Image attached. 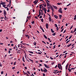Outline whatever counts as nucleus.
I'll list each match as a JSON object with an SVG mask.
<instances>
[{"instance_id": "1", "label": "nucleus", "mask_w": 76, "mask_h": 76, "mask_svg": "<svg viewBox=\"0 0 76 76\" xmlns=\"http://www.w3.org/2000/svg\"><path fill=\"white\" fill-rule=\"evenodd\" d=\"M58 12L59 13H63V11H62V9L61 8H60L58 10Z\"/></svg>"}, {"instance_id": "2", "label": "nucleus", "mask_w": 76, "mask_h": 76, "mask_svg": "<svg viewBox=\"0 0 76 76\" xmlns=\"http://www.w3.org/2000/svg\"><path fill=\"white\" fill-rule=\"evenodd\" d=\"M44 69L43 70V71L45 73H47V69L45 68H44Z\"/></svg>"}, {"instance_id": "3", "label": "nucleus", "mask_w": 76, "mask_h": 76, "mask_svg": "<svg viewBox=\"0 0 76 76\" xmlns=\"http://www.w3.org/2000/svg\"><path fill=\"white\" fill-rule=\"evenodd\" d=\"M46 3H47V7H49L50 6V4H49V3L47 1V0H45Z\"/></svg>"}, {"instance_id": "4", "label": "nucleus", "mask_w": 76, "mask_h": 76, "mask_svg": "<svg viewBox=\"0 0 76 76\" xmlns=\"http://www.w3.org/2000/svg\"><path fill=\"white\" fill-rule=\"evenodd\" d=\"M44 65L45 67H46V68H48V69H49V68H50V66H49V65H48V66H47V65H46V64H44Z\"/></svg>"}, {"instance_id": "5", "label": "nucleus", "mask_w": 76, "mask_h": 76, "mask_svg": "<svg viewBox=\"0 0 76 76\" xmlns=\"http://www.w3.org/2000/svg\"><path fill=\"white\" fill-rule=\"evenodd\" d=\"M4 15H7V13H6V11L5 10H4Z\"/></svg>"}, {"instance_id": "6", "label": "nucleus", "mask_w": 76, "mask_h": 76, "mask_svg": "<svg viewBox=\"0 0 76 76\" xmlns=\"http://www.w3.org/2000/svg\"><path fill=\"white\" fill-rule=\"evenodd\" d=\"M52 6L55 9H56V10H57V7L56 6H54V5H52Z\"/></svg>"}, {"instance_id": "7", "label": "nucleus", "mask_w": 76, "mask_h": 76, "mask_svg": "<svg viewBox=\"0 0 76 76\" xmlns=\"http://www.w3.org/2000/svg\"><path fill=\"white\" fill-rule=\"evenodd\" d=\"M48 26H49V25H48V24L46 23V27L47 29H48Z\"/></svg>"}, {"instance_id": "8", "label": "nucleus", "mask_w": 76, "mask_h": 76, "mask_svg": "<svg viewBox=\"0 0 76 76\" xmlns=\"http://www.w3.org/2000/svg\"><path fill=\"white\" fill-rule=\"evenodd\" d=\"M40 28L42 30V31L43 32H44V29H43L42 28V27H41V26H40Z\"/></svg>"}, {"instance_id": "9", "label": "nucleus", "mask_w": 76, "mask_h": 76, "mask_svg": "<svg viewBox=\"0 0 76 76\" xmlns=\"http://www.w3.org/2000/svg\"><path fill=\"white\" fill-rule=\"evenodd\" d=\"M54 17L56 18V19H58V16H57L56 15H54Z\"/></svg>"}, {"instance_id": "10", "label": "nucleus", "mask_w": 76, "mask_h": 76, "mask_svg": "<svg viewBox=\"0 0 76 76\" xmlns=\"http://www.w3.org/2000/svg\"><path fill=\"white\" fill-rule=\"evenodd\" d=\"M53 73L55 74H57V73H59V71H58V72H53Z\"/></svg>"}, {"instance_id": "11", "label": "nucleus", "mask_w": 76, "mask_h": 76, "mask_svg": "<svg viewBox=\"0 0 76 76\" xmlns=\"http://www.w3.org/2000/svg\"><path fill=\"white\" fill-rule=\"evenodd\" d=\"M6 4V2H2V3H1V4H2V5H3V4Z\"/></svg>"}, {"instance_id": "12", "label": "nucleus", "mask_w": 76, "mask_h": 76, "mask_svg": "<svg viewBox=\"0 0 76 76\" xmlns=\"http://www.w3.org/2000/svg\"><path fill=\"white\" fill-rule=\"evenodd\" d=\"M51 9L53 12H54V8H53V7H51Z\"/></svg>"}, {"instance_id": "13", "label": "nucleus", "mask_w": 76, "mask_h": 76, "mask_svg": "<svg viewBox=\"0 0 76 76\" xmlns=\"http://www.w3.org/2000/svg\"><path fill=\"white\" fill-rule=\"evenodd\" d=\"M23 72L24 74H26V75H27L28 76H29V75H28V74L27 73H26V72H24V71H23Z\"/></svg>"}, {"instance_id": "14", "label": "nucleus", "mask_w": 76, "mask_h": 76, "mask_svg": "<svg viewBox=\"0 0 76 76\" xmlns=\"http://www.w3.org/2000/svg\"><path fill=\"white\" fill-rule=\"evenodd\" d=\"M49 22L51 21V17H49Z\"/></svg>"}, {"instance_id": "15", "label": "nucleus", "mask_w": 76, "mask_h": 76, "mask_svg": "<svg viewBox=\"0 0 76 76\" xmlns=\"http://www.w3.org/2000/svg\"><path fill=\"white\" fill-rule=\"evenodd\" d=\"M28 53H31V54H34V52H33L28 51Z\"/></svg>"}, {"instance_id": "16", "label": "nucleus", "mask_w": 76, "mask_h": 76, "mask_svg": "<svg viewBox=\"0 0 76 76\" xmlns=\"http://www.w3.org/2000/svg\"><path fill=\"white\" fill-rule=\"evenodd\" d=\"M23 62H25V60L24 59V57L23 56Z\"/></svg>"}, {"instance_id": "17", "label": "nucleus", "mask_w": 76, "mask_h": 76, "mask_svg": "<svg viewBox=\"0 0 76 76\" xmlns=\"http://www.w3.org/2000/svg\"><path fill=\"white\" fill-rule=\"evenodd\" d=\"M59 17L60 18L59 19H61V17H62V15H59Z\"/></svg>"}, {"instance_id": "18", "label": "nucleus", "mask_w": 76, "mask_h": 76, "mask_svg": "<svg viewBox=\"0 0 76 76\" xmlns=\"http://www.w3.org/2000/svg\"><path fill=\"white\" fill-rule=\"evenodd\" d=\"M47 10L46 9H44V11L45 13V14H46V13H47V12H47Z\"/></svg>"}, {"instance_id": "19", "label": "nucleus", "mask_w": 76, "mask_h": 76, "mask_svg": "<svg viewBox=\"0 0 76 76\" xmlns=\"http://www.w3.org/2000/svg\"><path fill=\"white\" fill-rule=\"evenodd\" d=\"M44 37L45 38H46V39H47V36H45V34L44 35Z\"/></svg>"}, {"instance_id": "20", "label": "nucleus", "mask_w": 76, "mask_h": 76, "mask_svg": "<svg viewBox=\"0 0 76 76\" xmlns=\"http://www.w3.org/2000/svg\"><path fill=\"white\" fill-rule=\"evenodd\" d=\"M51 31L52 33H54V31H53V29L51 28Z\"/></svg>"}, {"instance_id": "21", "label": "nucleus", "mask_w": 76, "mask_h": 76, "mask_svg": "<svg viewBox=\"0 0 76 76\" xmlns=\"http://www.w3.org/2000/svg\"><path fill=\"white\" fill-rule=\"evenodd\" d=\"M72 45V43L70 44L69 45H68L67 46V47H69L70 46Z\"/></svg>"}, {"instance_id": "22", "label": "nucleus", "mask_w": 76, "mask_h": 76, "mask_svg": "<svg viewBox=\"0 0 76 76\" xmlns=\"http://www.w3.org/2000/svg\"><path fill=\"white\" fill-rule=\"evenodd\" d=\"M9 1H10V3H9V4H10H10H11V3L12 2V1H11V0H10Z\"/></svg>"}, {"instance_id": "23", "label": "nucleus", "mask_w": 76, "mask_h": 76, "mask_svg": "<svg viewBox=\"0 0 76 76\" xmlns=\"http://www.w3.org/2000/svg\"><path fill=\"white\" fill-rule=\"evenodd\" d=\"M44 9H46V8L44 7L43 8H42V10L43 11L44 10Z\"/></svg>"}, {"instance_id": "24", "label": "nucleus", "mask_w": 76, "mask_h": 76, "mask_svg": "<svg viewBox=\"0 0 76 76\" xmlns=\"http://www.w3.org/2000/svg\"><path fill=\"white\" fill-rule=\"evenodd\" d=\"M29 60H30V61H31V62H34V61H33L32 60H31L30 58H29Z\"/></svg>"}, {"instance_id": "25", "label": "nucleus", "mask_w": 76, "mask_h": 76, "mask_svg": "<svg viewBox=\"0 0 76 76\" xmlns=\"http://www.w3.org/2000/svg\"><path fill=\"white\" fill-rule=\"evenodd\" d=\"M62 3H57V4L58 5H60V4H61Z\"/></svg>"}, {"instance_id": "26", "label": "nucleus", "mask_w": 76, "mask_h": 76, "mask_svg": "<svg viewBox=\"0 0 76 76\" xmlns=\"http://www.w3.org/2000/svg\"><path fill=\"white\" fill-rule=\"evenodd\" d=\"M44 20L43 19V18H42L41 19V22H42V23H44Z\"/></svg>"}, {"instance_id": "27", "label": "nucleus", "mask_w": 76, "mask_h": 76, "mask_svg": "<svg viewBox=\"0 0 76 76\" xmlns=\"http://www.w3.org/2000/svg\"><path fill=\"white\" fill-rule=\"evenodd\" d=\"M33 44H34V45H36V44H37V43H36V42H34L33 43Z\"/></svg>"}, {"instance_id": "28", "label": "nucleus", "mask_w": 76, "mask_h": 76, "mask_svg": "<svg viewBox=\"0 0 76 76\" xmlns=\"http://www.w3.org/2000/svg\"><path fill=\"white\" fill-rule=\"evenodd\" d=\"M56 33H53L52 34V35H53V36H55V35H56Z\"/></svg>"}, {"instance_id": "29", "label": "nucleus", "mask_w": 76, "mask_h": 76, "mask_svg": "<svg viewBox=\"0 0 76 76\" xmlns=\"http://www.w3.org/2000/svg\"><path fill=\"white\" fill-rule=\"evenodd\" d=\"M55 26L56 28H57V27H58L57 26V24H55Z\"/></svg>"}, {"instance_id": "30", "label": "nucleus", "mask_w": 76, "mask_h": 76, "mask_svg": "<svg viewBox=\"0 0 76 76\" xmlns=\"http://www.w3.org/2000/svg\"><path fill=\"white\" fill-rule=\"evenodd\" d=\"M22 42H23V41L21 42L20 43H21V44H23V45H25V43H23Z\"/></svg>"}, {"instance_id": "31", "label": "nucleus", "mask_w": 76, "mask_h": 76, "mask_svg": "<svg viewBox=\"0 0 76 76\" xmlns=\"http://www.w3.org/2000/svg\"><path fill=\"white\" fill-rule=\"evenodd\" d=\"M68 70H69V72H70L72 71L71 70H71L70 69H69V68H68Z\"/></svg>"}, {"instance_id": "32", "label": "nucleus", "mask_w": 76, "mask_h": 76, "mask_svg": "<svg viewBox=\"0 0 76 76\" xmlns=\"http://www.w3.org/2000/svg\"><path fill=\"white\" fill-rule=\"evenodd\" d=\"M5 9H7V11H9V8H8V7H7L5 8Z\"/></svg>"}, {"instance_id": "33", "label": "nucleus", "mask_w": 76, "mask_h": 76, "mask_svg": "<svg viewBox=\"0 0 76 76\" xmlns=\"http://www.w3.org/2000/svg\"><path fill=\"white\" fill-rule=\"evenodd\" d=\"M27 73H28V74L29 75H30V74H31V73L29 72V71H27Z\"/></svg>"}, {"instance_id": "34", "label": "nucleus", "mask_w": 76, "mask_h": 76, "mask_svg": "<svg viewBox=\"0 0 76 76\" xmlns=\"http://www.w3.org/2000/svg\"><path fill=\"white\" fill-rule=\"evenodd\" d=\"M70 5H71V3H70L69 4H68V5H67L66 6H70Z\"/></svg>"}, {"instance_id": "35", "label": "nucleus", "mask_w": 76, "mask_h": 76, "mask_svg": "<svg viewBox=\"0 0 76 76\" xmlns=\"http://www.w3.org/2000/svg\"><path fill=\"white\" fill-rule=\"evenodd\" d=\"M56 30L57 31H58V29H58V27H56Z\"/></svg>"}, {"instance_id": "36", "label": "nucleus", "mask_w": 76, "mask_h": 76, "mask_svg": "<svg viewBox=\"0 0 76 76\" xmlns=\"http://www.w3.org/2000/svg\"><path fill=\"white\" fill-rule=\"evenodd\" d=\"M35 18L36 19H38V17H37V16H35Z\"/></svg>"}, {"instance_id": "37", "label": "nucleus", "mask_w": 76, "mask_h": 76, "mask_svg": "<svg viewBox=\"0 0 76 76\" xmlns=\"http://www.w3.org/2000/svg\"><path fill=\"white\" fill-rule=\"evenodd\" d=\"M25 58H26V60H27V58H26V54H25Z\"/></svg>"}, {"instance_id": "38", "label": "nucleus", "mask_w": 76, "mask_h": 76, "mask_svg": "<svg viewBox=\"0 0 76 76\" xmlns=\"http://www.w3.org/2000/svg\"><path fill=\"white\" fill-rule=\"evenodd\" d=\"M0 67H2V64H1V62H0Z\"/></svg>"}, {"instance_id": "39", "label": "nucleus", "mask_w": 76, "mask_h": 76, "mask_svg": "<svg viewBox=\"0 0 76 76\" xmlns=\"http://www.w3.org/2000/svg\"><path fill=\"white\" fill-rule=\"evenodd\" d=\"M70 40H69L68 41H67L66 42V44H67V43H68V42H70Z\"/></svg>"}, {"instance_id": "40", "label": "nucleus", "mask_w": 76, "mask_h": 76, "mask_svg": "<svg viewBox=\"0 0 76 76\" xmlns=\"http://www.w3.org/2000/svg\"><path fill=\"white\" fill-rule=\"evenodd\" d=\"M68 66H69V64H67L66 66V67H68Z\"/></svg>"}, {"instance_id": "41", "label": "nucleus", "mask_w": 76, "mask_h": 76, "mask_svg": "<svg viewBox=\"0 0 76 76\" xmlns=\"http://www.w3.org/2000/svg\"><path fill=\"white\" fill-rule=\"evenodd\" d=\"M73 26H71L70 28V29H71L72 28H73Z\"/></svg>"}, {"instance_id": "42", "label": "nucleus", "mask_w": 76, "mask_h": 76, "mask_svg": "<svg viewBox=\"0 0 76 76\" xmlns=\"http://www.w3.org/2000/svg\"><path fill=\"white\" fill-rule=\"evenodd\" d=\"M34 21H33V22H31L32 24H34Z\"/></svg>"}, {"instance_id": "43", "label": "nucleus", "mask_w": 76, "mask_h": 76, "mask_svg": "<svg viewBox=\"0 0 76 76\" xmlns=\"http://www.w3.org/2000/svg\"><path fill=\"white\" fill-rule=\"evenodd\" d=\"M52 65H53V64H54V62H53L51 63Z\"/></svg>"}, {"instance_id": "44", "label": "nucleus", "mask_w": 76, "mask_h": 76, "mask_svg": "<svg viewBox=\"0 0 76 76\" xmlns=\"http://www.w3.org/2000/svg\"><path fill=\"white\" fill-rule=\"evenodd\" d=\"M72 37V35L71 36L69 37V39H70V38H71Z\"/></svg>"}, {"instance_id": "45", "label": "nucleus", "mask_w": 76, "mask_h": 76, "mask_svg": "<svg viewBox=\"0 0 76 76\" xmlns=\"http://www.w3.org/2000/svg\"><path fill=\"white\" fill-rule=\"evenodd\" d=\"M3 7H4V8H6V7H5V6H4V5H3Z\"/></svg>"}, {"instance_id": "46", "label": "nucleus", "mask_w": 76, "mask_h": 76, "mask_svg": "<svg viewBox=\"0 0 76 76\" xmlns=\"http://www.w3.org/2000/svg\"><path fill=\"white\" fill-rule=\"evenodd\" d=\"M59 64H58V68H59L60 67L59 66Z\"/></svg>"}, {"instance_id": "47", "label": "nucleus", "mask_w": 76, "mask_h": 76, "mask_svg": "<svg viewBox=\"0 0 76 76\" xmlns=\"http://www.w3.org/2000/svg\"><path fill=\"white\" fill-rule=\"evenodd\" d=\"M41 12H39V15H40V16H41Z\"/></svg>"}, {"instance_id": "48", "label": "nucleus", "mask_w": 76, "mask_h": 76, "mask_svg": "<svg viewBox=\"0 0 76 76\" xmlns=\"http://www.w3.org/2000/svg\"><path fill=\"white\" fill-rule=\"evenodd\" d=\"M15 69V66H14L12 67V69Z\"/></svg>"}, {"instance_id": "49", "label": "nucleus", "mask_w": 76, "mask_h": 76, "mask_svg": "<svg viewBox=\"0 0 76 76\" xmlns=\"http://www.w3.org/2000/svg\"><path fill=\"white\" fill-rule=\"evenodd\" d=\"M25 36H26V37H28L29 36L28 35H26Z\"/></svg>"}, {"instance_id": "50", "label": "nucleus", "mask_w": 76, "mask_h": 76, "mask_svg": "<svg viewBox=\"0 0 76 76\" xmlns=\"http://www.w3.org/2000/svg\"><path fill=\"white\" fill-rule=\"evenodd\" d=\"M64 30V28H62V30L61 31V32H63V31Z\"/></svg>"}, {"instance_id": "51", "label": "nucleus", "mask_w": 76, "mask_h": 76, "mask_svg": "<svg viewBox=\"0 0 76 76\" xmlns=\"http://www.w3.org/2000/svg\"><path fill=\"white\" fill-rule=\"evenodd\" d=\"M1 75H3V71H1Z\"/></svg>"}, {"instance_id": "52", "label": "nucleus", "mask_w": 76, "mask_h": 76, "mask_svg": "<svg viewBox=\"0 0 76 76\" xmlns=\"http://www.w3.org/2000/svg\"><path fill=\"white\" fill-rule=\"evenodd\" d=\"M36 1H37V0H36L35 1L33 2L34 3H35L37 2Z\"/></svg>"}, {"instance_id": "53", "label": "nucleus", "mask_w": 76, "mask_h": 76, "mask_svg": "<svg viewBox=\"0 0 76 76\" xmlns=\"http://www.w3.org/2000/svg\"><path fill=\"white\" fill-rule=\"evenodd\" d=\"M47 8H48V9H51V7H48Z\"/></svg>"}, {"instance_id": "54", "label": "nucleus", "mask_w": 76, "mask_h": 76, "mask_svg": "<svg viewBox=\"0 0 76 76\" xmlns=\"http://www.w3.org/2000/svg\"><path fill=\"white\" fill-rule=\"evenodd\" d=\"M53 48H56V45H55L54 46H53Z\"/></svg>"}, {"instance_id": "55", "label": "nucleus", "mask_w": 76, "mask_h": 76, "mask_svg": "<svg viewBox=\"0 0 76 76\" xmlns=\"http://www.w3.org/2000/svg\"><path fill=\"white\" fill-rule=\"evenodd\" d=\"M38 1H37L36 3H34V4H37V3H38Z\"/></svg>"}, {"instance_id": "56", "label": "nucleus", "mask_w": 76, "mask_h": 76, "mask_svg": "<svg viewBox=\"0 0 76 76\" xmlns=\"http://www.w3.org/2000/svg\"><path fill=\"white\" fill-rule=\"evenodd\" d=\"M42 15H41L40 17H39V18L40 19H41V18H42Z\"/></svg>"}, {"instance_id": "57", "label": "nucleus", "mask_w": 76, "mask_h": 76, "mask_svg": "<svg viewBox=\"0 0 76 76\" xmlns=\"http://www.w3.org/2000/svg\"><path fill=\"white\" fill-rule=\"evenodd\" d=\"M9 54H10V53H11V52H10V51L9 50L8 51Z\"/></svg>"}, {"instance_id": "58", "label": "nucleus", "mask_w": 76, "mask_h": 76, "mask_svg": "<svg viewBox=\"0 0 76 76\" xmlns=\"http://www.w3.org/2000/svg\"><path fill=\"white\" fill-rule=\"evenodd\" d=\"M38 54H40V55H41V53L40 52H38Z\"/></svg>"}, {"instance_id": "59", "label": "nucleus", "mask_w": 76, "mask_h": 76, "mask_svg": "<svg viewBox=\"0 0 76 76\" xmlns=\"http://www.w3.org/2000/svg\"><path fill=\"white\" fill-rule=\"evenodd\" d=\"M10 43H11V44H12L13 43V41H10Z\"/></svg>"}, {"instance_id": "60", "label": "nucleus", "mask_w": 76, "mask_h": 76, "mask_svg": "<svg viewBox=\"0 0 76 76\" xmlns=\"http://www.w3.org/2000/svg\"><path fill=\"white\" fill-rule=\"evenodd\" d=\"M76 28H75L74 30V32H76Z\"/></svg>"}, {"instance_id": "61", "label": "nucleus", "mask_w": 76, "mask_h": 76, "mask_svg": "<svg viewBox=\"0 0 76 76\" xmlns=\"http://www.w3.org/2000/svg\"><path fill=\"white\" fill-rule=\"evenodd\" d=\"M40 70L42 71V72H43V70H42V68H41Z\"/></svg>"}, {"instance_id": "62", "label": "nucleus", "mask_w": 76, "mask_h": 76, "mask_svg": "<svg viewBox=\"0 0 76 76\" xmlns=\"http://www.w3.org/2000/svg\"><path fill=\"white\" fill-rule=\"evenodd\" d=\"M74 20H76V17H75V18H74Z\"/></svg>"}, {"instance_id": "63", "label": "nucleus", "mask_w": 76, "mask_h": 76, "mask_svg": "<svg viewBox=\"0 0 76 76\" xmlns=\"http://www.w3.org/2000/svg\"><path fill=\"white\" fill-rule=\"evenodd\" d=\"M43 76H45V74L43 73Z\"/></svg>"}, {"instance_id": "64", "label": "nucleus", "mask_w": 76, "mask_h": 76, "mask_svg": "<svg viewBox=\"0 0 76 76\" xmlns=\"http://www.w3.org/2000/svg\"><path fill=\"white\" fill-rule=\"evenodd\" d=\"M50 10L49 9L48 10L47 12H50Z\"/></svg>"}]
</instances>
